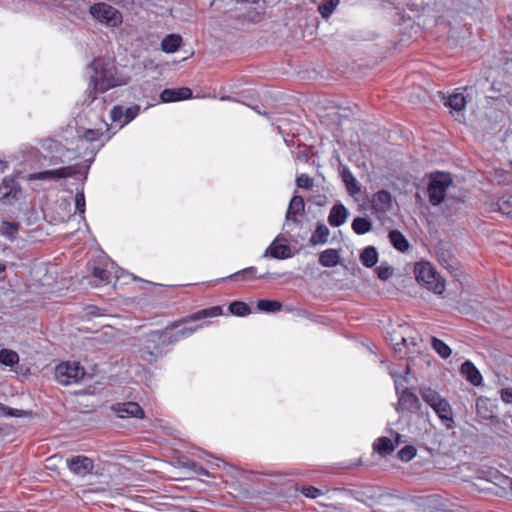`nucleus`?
Returning a JSON list of instances; mask_svg holds the SVG:
<instances>
[{
    "label": "nucleus",
    "mask_w": 512,
    "mask_h": 512,
    "mask_svg": "<svg viewBox=\"0 0 512 512\" xmlns=\"http://www.w3.org/2000/svg\"><path fill=\"white\" fill-rule=\"evenodd\" d=\"M90 76V85L93 86L94 95L91 93L84 100V104L91 109L104 108V97L97 94H103L109 89L126 85L129 82V77L118 72L114 61L106 60L103 58L95 59L88 67Z\"/></svg>",
    "instance_id": "obj_1"
},
{
    "label": "nucleus",
    "mask_w": 512,
    "mask_h": 512,
    "mask_svg": "<svg viewBox=\"0 0 512 512\" xmlns=\"http://www.w3.org/2000/svg\"><path fill=\"white\" fill-rule=\"evenodd\" d=\"M102 133L98 129H86L78 134L76 147H68L60 141L48 138L42 141L41 147L44 158L49 160L50 165L67 164L82 155L81 150L90 149L89 144L99 141Z\"/></svg>",
    "instance_id": "obj_2"
},
{
    "label": "nucleus",
    "mask_w": 512,
    "mask_h": 512,
    "mask_svg": "<svg viewBox=\"0 0 512 512\" xmlns=\"http://www.w3.org/2000/svg\"><path fill=\"white\" fill-rule=\"evenodd\" d=\"M178 327L177 323L167 326L164 330L151 331L146 334L142 339L141 348L139 349V357L147 362H152L160 357L166 347L169 345L168 330Z\"/></svg>",
    "instance_id": "obj_3"
},
{
    "label": "nucleus",
    "mask_w": 512,
    "mask_h": 512,
    "mask_svg": "<svg viewBox=\"0 0 512 512\" xmlns=\"http://www.w3.org/2000/svg\"><path fill=\"white\" fill-rule=\"evenodd\" d=\"M416 280L435 294H442L445 291V282L435 268L426 261L418 262L415 265Z\"/></svg>",
    "instance_id": "obj_4"
},
{
    "label": "nucleus",
    "mask_w": 512,
    "mask_h": 512,
    "mask_svg": "<svg viewBox=\"0 0 512 512\" xmlns=\"http://www.w3.org/2000/svg\"><path fill=\"white\" fill-rule=\"evenodd\" d=\"M452 184V178L449 173L437 172L431 175L428 185L429 202L433 206L442 203L446 197L447 189Z\"/></svg>",
    "instance_id": "obj_5"
},
{
    "label": "nucleus",
    "mask_w": 512,
    "mask_h": 512,
    "mask_svg": "<svg viewBox=\"0 0 512 512\" xmlns=\"http://www.w3.org/2000/svg\"><path fill=\"white\" fill-rule=\"evenodd\" d=\"M87 373L78 362H63L55 368V379L62 385H72L81 382Z\"/></svg>",
    "instance_id": "obj_6"
},
{
    "label": "nucleus",
    "mask_w": 512,
    "mask_h": 512,
    "mask_svg": "<svg viewBox=\"0 0 512 512\" xmlns=\"http://www.w3.org/2000/svg\"><path fill=\"white\" fill-rule=\"evenodd\" d=\"M412 329L407 325H399L397 330L389 333V340L394 347L396 353L407 354L415 352L414 347L417 345V339L410 336Z\"/></svg>",
    "instance_id": "obj_7"
},
{
    "label": "nucleus",
    "mask_w": 512,
    "mask_h": 512,
    "mask_svg": "<svg viewBox=\"0 0 512 512\" xmlns=\"http://www.w3.org/2000/svg\"><path fill=\"white\" fill-rule=\"evenodd\" d=\"M90 14L99 23L109 27H118L122 21V14L112 5L107 3H96L90 7Z\"/></svg>",
    "instance_id": "obj_8"
},
{
    "label": "nucleus",
    "mask_w": 512,
    "mask_h": 512,
    "mask_svg": "<svg viewBox=\"0 0 512 512\" xmlns=\"http://www.w3.org/2000/svg\"><path fill=\"white\" fill-rule=\"evenodd\" d=\"M485 200L484 208L487 212H499L512 218V191H507L502 195L494 193Z\"/></svg>",
    "instance_id": "obj_9"
},
{
    "label": "nucleus",
    "mask_w": 512,
    "mask_h": 512,
    "mask_svg": "<svg viewBox=\"0 0 512 512\" xmlns=\"http://www.w3.org/2000/svg\"><path fill=\"white\" fill-rule=\"evenodd\" d=\"M77 173L76 167L74 166H62L60 168L49 169L41 172L31 173L27 176L29 181H45L52 182L63 178H69Z\"/></svg>",
    "instance_id": "obj_10"
},
{
    "label": "nucleus",
    "mask_w": 512,
    "mask_h": 512,
    "mask_svg": "<svg viewBox=\"0 0 512 512\" xmlns=\"http://www.w3.org/2000/svg\"><path fill=\"white\" fill-rule=\"evenodd\" d=\"M66 464L71 473L78 477H85L93 473L94 462L87 456L77 455L66 460Z\"/></svg>",
    "instance_id": "obj_11"
},
{
    "label": "nucleus",
    "mask_w": 512,
    "mask_h": 512,
    "mask_svg": "<svg viewBox=\"0 0 512 512\" xmlns=\"http://www.w3.org/2000/svg\"><path fill=\"white\" fill-rule=\"evenodd\" d=\"M285 242V238H281L280 236L276 237L273 240V242L268 246V248L264 251L262 257H271L274 259L290 258L292 256L291 248Z\"/></svg>",
    "instance_id": "obj_12"
},
{
    "label": "nucleus",
    "mask_w": 512,
    "mask_h": 512,
    "mask_svg": "<svg viewBox=\"0 0 512 512\" xmlns=\"http://www.w3.org/2000/svg\"><path fill=\"white\" fill-rule=\"evenodd\" d=\"M482 175L484 178L492 184L505 185L509 184L512 179V174L500 168L491 167L485 164V168L482 169Z\"/></svg>",
    "instance_id": "obj_13"
},
{
    "label": "nucleus",
    "mask_w": 512,
    "mask_h": 512,
    "mask_svg": "<svg viewBox=\"0 0 512 512\" xmlns=\"http://www.w3.org/2000/svg\"><path fill=\"white\" fill-rule=\"evenodd\" d=\"M120 272L123 273V271L110 260L106 261L102 267H94L93 269L94 277L101 282H109L111 277L119 279L121 277Z\"/></svg>",
    "instance_id": "obj_14"
},
{
    "label": "nucleus",
    "mask_w": 512,
    "mask_h": 512,
    "mask_svg": "<svg viewBox=\"0 0 512 512\" xmlns=\"http://www.w3.org/2000/svg\"><path fill=\"white\" fill-rule=\"evenodd\" d=\"M113 411L120 418L134 417L140 419L144 417L142 408L136 402L117 403L113 406Z\"/></svg>",
    "instance_id": "obj_15"
},
{
    "label": "nucleus",
    "mask_w": 512,
    "mask_h": 512,
    "mask_svg": "<svg viewBox=\"0 0 512 512\" xmlns=\"http://www.w3.org/2000/svg\"><path fill=\"white\" fill-rule=\"evenodd\" d=\"M432 409L446 428H453V410L447 399L444 398L442 401H439Z\"/></svg>",
    "instance_id": "obj_16"
},
{
    "label": "nucleus",
    "mask_w": 512,
    "mask_h": 512,
    "mask_svg": "<svg viewBox=\"0 0 512 512\" xmlns=\"http://www.w3.org/2000/svg\"><path fill=\"white\" fill-rule=\"evenodd\" d=\"M371 204L376 212L385 213L392 209V195L387 190H380L373 195Z\"/></svg>",
    "instance_id": "obj_17"
},
{
    "label": "nucleus",
    "mask_w": 512,
    "mask_h": 512,
    "mask_svg": "<svg viewBox=\"0 0 512 512\" xmlns=\"http://www.w3.org/2000/svg\"><path fill=\"white\" fill-rule=\"evenodd\" d=\"M192 97V90L187 87L177 89H164L160 94L161 102L169 103L186 100Z\"/></svg>",
    "instance_id": "obj_18"
},
{
    "label": "nucleus",
    "mask_w": 512,
    "mask_h": 512,
    "mask_svg": "<svg viewBox=\"0 0 512 512\" xmlns=\"http://www.w3.org/2000/svg\"><path fill=\"white\" fill-rule=\"evenodd\" d=\"M397 396H398V403H397L396 410L398 412L411 411L418 407L419 399L410 389L405 390L404 392H401L400 394H397Z\"/></svg>",
    "instance_id": "obj_19"
},
{
    "label": "nucleus",
    "mask_w": 512,
    "mask_h": 512,
    "mask_svg": "<svg viewBox=\"0 0 512 512\" xmlns=\"http://www.w3.org/2000/svg\"><path fill=\"white\" fill-rule=\"evenodd\" d=\"M348 216L349 211L347 208L343 204L338 203L331 208L328 216V222L333 227H339L347 221Z\"/></svg>",
    "instance_id": "obj_20"
},
{
    "label": "nucleus",
    "mask_w": 512,
    "mask_h": 512,
    "mask_svg": "<svg viewBox=\"0 0 512 512\" xmlns=\"http://www.w3.org/2000/svg\"><path fill=\"white\" fill-rule=\"evenodd\" d=\"M17 183L14 180H4L0 184V200L11 203L12 199L17 198Z\"/></svg>",
    "instance_id": "obj_21"
},
{
    "label": "nucleus",
    "mask_w": 512,
    "mask_h": 512,
    "mask_svg": "<svg viewBox=\"0 0 512 512\" xmlns=\"http://www.w3.org/2000/svg\"><path fill=\"white\" fill-rule=\"evenodd\" d=\"M460 372L471 384L480 385V372L472 362L465 361L461 365Z\"/></svg>",
    "instance_id": "obj_22"
},
{
    "label": "nucleus",
    "mask_w": 512,
    "mask_h": 512,
    "mask_svg": "<svg viewBox=\"0 0 512 512\" xmlns=\"http://www.w3.org/2000/svg\"><path fill=\"white\" fill-rule=\"evenodd\" d=\"M205 325H208V323L201 324V325H195L193 327H183L179 330H177L175 333L171 334L168 332V344H174L182 339H185L189 336H191L193 333H195L197 330L201 329Z\"/></svg>",
    "instance_id": "obj_23"
},
{
    "label": "nucleus",
    "mask_w": 512,
    "mask_h": 512,
    "mask_svg": "<svg viewBox=\"0 0 512 512\" xmlns=\"http://www.w3.org/2000/svg\"><path fill=\"white\" fill-rule=\"evenodd\" d=\"M340 262V253L336 249H326L319 255V263L323 267H335Z\"/></svg>",
    "instance_id": "obj_24"
},
{
    "label": "nucleus",
    "mask_w": 512,
    "mask_h": 512,
    "mask_svg": "<svg viewBox=\"0 0 512 512\" xmlns=\"http://www.w3.org/2000/svg\"><path fill=\"white\" fill-rule=\"evenodd\" d=\"M181 44L182 37L179 34H169L161 41V50L165 53H174Z\"/></svg>",
    "instance_id": "obj_25"
},
{
    "label": "nucleus",
    "mask_w": 512,
    "mask_h": 512,
    "mask_svg": "<svg viewBox=\"0 0 512 512\" xmlns=\"http://www.w3.org/2000/svg\"><path fill=\"white\" fill-rule=\"evenodd\" d=\"M221 314H222V309L219 306H214V307H211L208 309H203L196 313H193V314L189 315L188 317L184 318L183 320H181V322L187 323L190 321H198V320L208 318V317H217Z\"/></svg>",
    "instance_id": "obj_26"
},
{
    "label": "nucleus",
    "mask_w": 512,
    "mask_h": 512,
    "mask_svg": "<svg viewBox=\"0 0 512 512\" xmlns=\"http://www.w3.org/2000/svg\"><path fill=\"white\" fill-rule=\"evenodd\" d=\"M373 448L381 456H386L395 450L396 445L390 438L380 437L373 444Z\"/></svg>",
    "instance_id": "obj_27"
},
{
    "label": "nucleus",
    "mask_w": 512,
    "mask_h": 512,
    "mask_svg": "<svg viewBox=\"0 0 512 512\" xmlns=\"http://www.w3.org/2000/svg\"><path fill=\"white\" fill-rule=\"evenodd\" d=\"M305 204L301 196H294L288 206L286 212V220H295V216L304 210Z\"/></svg>",
    "instance_id": "obj_28"
},
{
    "label": "nucleus",
    "mask_w": 512,
    "mask_h": 512,
    "mask_svg": "<svg viewBox=\"0 0 512 512\" xmlns=\"http://www.w3.org/2000/svg\"><path fill=\"white\" fill-rule=\"evenodd\" d=\"M389 240L393 247L400 252H406L409 249V242L398 230H393L389 233Z\"/></svg>",
    "instance_id": "obj_29"
},
{
    "label": "nucleus",
    "mask_w": 512,
    "mask_h": 512,
    "mask_svg": "<svg viewBox=\"0 0 512 512\" xmlns=\"http://www.w3.org/2000/svg\"><path fill=\"white\" fill-rule=\"evenodd\" d=\"M469 95V93L467 96H465L463 93H454L448 97L445 104L454 111H461L468 103L467 98Z\"/></svg>",
    "instance_id": "obj_30"
},
{
    "label": "nucleus",
    "mask_w": 512,
    "mask_h": 512,
    "mask_svg": "<svg viewBox=\"0 0 512 512\" xmlns=\"http://www.w3.org/2000/svg\"><path fill=\"white\" fill-rule=\"evenodd\" d=\"M420 394L422 399L431 407H435L436 404L439 403V401H442L444 397H442L436 390L429 388V387H423L420 389Z\"/></svg>",
    "instance_id": "obj_31"
},
{
    "label": "nucleus",
    "mask_w": 512,
    "mask_h": 512,
    "mask_svg": "<svg viewBox=\"0 0 512 512\" xmlns=\"http://www.w3.org/2000/svg\"><path fill=\"white\" fill-rule=\"evenodd\" d=\"M360 261L366 267H373L378 261V252L375 247H366L360 255Z\"/></svg>",
    "instance_id": "obj_32"
},
{
    "label": "nucleus",
    "mask_w": 512,
    "mask_h": 512,
    "mask_svg": "<svg viewBox=\"0 0 512 512\" xmlns=\"http://www.w3.org/2000/svg\"><path fill=\"white\" fill-rule=\"evenodd\" d=\"M330 231L324 224H319L313 232L310 242L313 245L325 244L328 240Z\"/></svg>",
    "instance_id": "obj_33"
},
{
    "label": "nucleus",
    "mask_w": 512,
    "mask_h": 512,
    "mask_svg": "<svg viewBox=\"0 0 512 512\" xmlns=\"http://www.w3.org/2000/svg\"><path fill=\"white\" fill-rule=\"evenodd\" d=\"M19 362V355L17 352L10 349L0 350V363L2 365L13 367Z\"/></svg>",
    "instance_id": "obj_34"
},
{
    "label": "nucleus",
    "mask_w": 512,
    "mask_h": 512,
    "mask_svg": "<svg viewBox=\"0 0 512 512\" xmlns=\"http://www.w3.org/2000/svg\"><path fill=\"white\" fill-rule=\"evenodd\" d=\"M342 177L346 189L350 195H356L360 192V186L350 171L344 170L342 173Z\"/></svg>",
    "instance_id": "obj_35"
},
{
    "label": "nucleus",
    "mask_w": 512,
    "mask_h": 512,
    "mask_svg": "<svg viewBox=\"0 0 512 512\" xmlns=\"http://www.w3.org/2000/svg\"><path fill=\"white\" fill-rule=\"evenodd\" d=\"M257 308L261 312L273 313L280 311L282 304L277 300L262 299L257 301Z\"/></svg>",
    "instance_id": "obj_36"
},
{
    "label": "nucleus",
    "mask_w": 512,
    "mask_h": 512,
    "mask_svg": "<svg viewBox=\"0 0 512 512\" xmlns=\"http://www.w3.org/2000/svg\"><path fill=\"white\" fill-rule=\"evenodd\" d=\"M352 229L358 235H363L372 229V223L363 217H357L352 222Z\"/></svg>",
    "instance_id": "obj_37"
},
{
    "label": "nucleus",
    "mask_w": 512,
    "mask_h": 512,
    "mask_svg": "<svg viewBox=\"0 0 512 512\" xmlns=\"http://www.w3.org/2000/svg\"><path fill=\"white\" fill-rule=\"evenodd\" d=\"M19 230L17 223L2 221L0 224V232L9 240H14Z\"/></svg>",
    "instance_id": "obj_38"
},
{
    "label": "nucleus",
    "mask_w": 512,
    "mask_h": 512,
    "mask_svg": "<svg viewBox=\"0 0 512 512\" xmlns=\"http://www.w3.org/2000/svg\"><path fill=\"white\" fill-rule=\"evenodd\" d=\"M339 3L340 0H323V2L318 7V11L323 18L327 19L339 5Z\"/></svg>",
    "instance_id": "obj_39"
},
{
    "label": "nucleus",
    "mask_w": 512,
    "mask_h": 512,
    "mask_svg": "<svg viewBox=\"0 0 512 512\" xmlns=\"http://www.w3.org/2000/svg\"><path fill=\"white\" fill-rule=\"evenodd\" d=\"M229 311L235 316L244 317L250 314L249 306L241 301H234L229 305Z\"/></svg>",
    "instance_id": "obj_40"
},
{
    "label": "nucleus",
    "mask_w": 512,
    "mask_h": 512,
    "mask_svg": "<svg viewBox=\"0 0 512 512\" xmlns=\"http://www.w3.org/2000/svg\"><path fill=\"white\" fill-rule=\"evenodd\" d=\"M488 427L498 437H504V435L507 433L508 424L505 421L492 417L491 423L488 425Z\"/></svg>",
    "instance_id": "obj_41"
},
{
    "label": "nucleus",
    "mask_w": 512,
    "mask_h": 512,
    "mask_svg": "<svg viewBox=\"0 0 512 512\" xmlns=\"http://www.w3.org/2000/svg\"><path fill=\"white\" fill-rule=\"evenodd\" d=\"M432 347L444 359L451 355L450 347L436 337H432Z\"/></svg>",
    "instance_id": "obj_42"
},
{
    "label": "nucleus",
    "mask_w": 512,
    "mask_h": 512,
    "mask_svg": "<svg viewBox=\"0 0 512 512\" xmlns=\"http://www.w3.org/2000/svg\"><path fill=\"white\" fill-rule=\"evenodd\" d=\"M75 210L79 213L81 221L86 223L85 219V210H86V202H85V196L83 191H80L75 196ZM87 226V224H85Z\"/></svg>",
    "instance_id": "obj_43"
},
{
    "label": "nucleus",
    "mask_w": 512,
    "mask_h": 512,
    "mask_svg": "<svg viewBox=\"0 0 512 512\" xmlns=\"http://www.w3.org/2000/svg\"><path fill=\"white\" fill-rule=\"evenodd\" d=\"M140 112V106L139 105H133L126 109H124V119L123 122H121L120 128L124 127L126 124L130 123L132 120H134Z\"/></svg>",
    "instance_id": "obj_44"
},
{
    "label": "nucleus",
    "mask_w": 512,
    "mask_h": 512,
    "mask_svg": "<svg viewBox=\"0 0 512 512\" xmlns=\"http://www.w3.org/2000/svg\"><path fill=\"white\" fill-rule=\"evenodd\" d=\"M391 375L394 379L395 389L396 393L400 394L401 392H404L405 390H409V388L406 386L408 383V379L406 376L398 375L396 372H391Z\"/></svg>",
    "instance_id": "obj_45"
},
{
    "label": "nucleus",
    "mask_w": 512,
    "mask_h": 512,
    "mask_svg": "<svg viewBox=\"0 0 512 512\" xmlns=\"http://www.w3.org/2000/svg\"><path fill=\"white\" fill-rule=\"evenodd\" d=\"M416 455V449L413 446H405L398 452V457L405 462L410 461Z\"/></svg>",
    "instance_id": "obj_46"
},
{
    "label": "nucleus",
    "mask_w": 512,
    "mask_h": 512,
    "mask_svg": "<svg viewBox=\"0 0 512 512\" xmlns=\"http://www.w3.org/2000/svg\"><path fill=\"white\" fill-rule=\"evenodd\" d=\"M25 414L23 410L13 409L5 405H0V416L3 417H22Z\"/></svg>",
    "instance_id": "obj_47"
},
{
    "label": "nucleus",
    "mask_w": 512,
    "mask_h": 512,
    "mask_svg": "<svg viewBox=\"0 0 512 512\" xmlns=\"http://www.w3.org/2000/svg\"><path fill=\"white\" fill-rule=\"evenodd\" d=\"M256 273L257 269L254 266H250L234 273L233 275H230L229 278L242 276L243 279H246V277L249 279H254L256 278Z\"/></svg>",
    "instance_id": "obj_48"
},
{
    "label": "nucleus",
    "mask_w": 512,
    "mask_h": 512,
    "mask_svg": "<svg viewBox=\"0 0 512 512\" xmlns=\"http://www.w3.org/2000/svg\"><path fill=\"white\" fill-rule=\"evenodd\" d=\"M110 118L114 123L121 125L124 119V108L120 105L114 106L110 111Z\"/></svg>",
    "instance_id": "obj_49"
},
{
    "label": "nucleus",
    "mask_w": 512,
    "mask_h": 512,
    "mask_svg": "<svg viewBox=\"0 0 512 512\" xmlns=\"http://www.w3.org/2000/svg\"><path fill=\"white\" fill-rule=\"evenodd\" d=\"M296 184L300 188L310 189L313 187V180L307 174H301L296 178Z\"/></svg>",
    "instance_id": "obj_50"
},
{
    "label": "nucleus",
    "mask_w": 512,
    "mask_h": 512,
    "mask_svg": "<svg viewBox=\"0 0 512 512\" xmlns=\"http://www.w3.org/2000/svg\"><path fill=\"white\" fill-rule=\"evenodd\" d=\"M501 477V474L498 470L493 468H488L487 470L482 469V480H486L488 482H493Z\"/></svg>",
    "instance_id": "obj_51"
},
{
    "label": "nucleus",
    "mask_w": 512,
    "mask_h": 512,
    "mask_svg": "<svg viewBox=\"0 0 512 512\" xmlns=\"http://www.w3.org/2000/svg\"><path fill=\"white\" fill-rule=\"evenodd\" d=\"M301 492L306 497H309V498H312V499L317 498L320 495H322L321 490H319L318 488H315L313 486H304V487H302Z\"/></svg>",
    "instance_id": "obj_52"
},
{
    "label": "nucleus",
    "mask_w": 512,
    "mask_h": 512,
    "mask_svg": "<svg viewBox=\"0 0 512 512\" xmlns=\"http://www.w3.org/2000/svg\"><path fill=\"white\" fill-rule=\"evenodd\" d=\"M376 272H377L379 279H381V280H387L393 274V271L390 267H384V266L377 267Z\"/></svg>",
    "instance_id": "obj_53"
},
{
    "label": "nucleus",
    "mask_w": 512,
    "mask_h": 512,
    "mask_svg": "<svg viewBox=\"0 0 512 512\" xmlns=\"http://www.w3.org/2000/svg\"><path fill=\"white\" fill-rule=\"evenodd\" d=\"M501 398L506 403H512V388H504L501 390Z\"/></svg>",
    "instance_id": "obj_54"
},
{
    "label": "nucleus",
    "mask_w": 512,
    "mask_h": 512,
    "mask_svg": "<svg viewBox=\"0 0 512 512\" xmlns=\"http://www.w3.org/2000/svg\"><path fill=\"white\" fill-rule=\"evenodd\" d=\"M196 473H198L199 475H203V476H206V477H210V473L208 470H206L205 468L203 467H197V469H195Z\"/></svg>",
    "instance_id": "obj_55"
},
{
    "label": "nucleus",
    "mask_w": 512,
    "mask_h": 512,
    "mask_svg": "<svg viewBox=\"0 0 512 512\" xmlns=\"http://www.w3.org/2000/svg\"><path fill=\"white\" fill-rule=\"evenodd\" d=\"M402 438H403V437H402V435H400V434H398V433H396V434H395V440H394L393 442H394V444L396 445V447H397L398 445H400V444L404 443V440H403Z\"/></svg>",
    "instance_id": "obj_56"
},
{
    "label": "nucleus",
    "mask_w": 512,
    "mask_h": 512,
    "mask_svg": "<svg viewBox=\"0 0 512 512\" xmlns=\"http://www.w3.org/2000/svg\"><path fill=\"white\" fill-rule=\"evenodd\" d=\"M505 25L509 28H512V14L506 17Z\"/></svg>",
    "instance_id": "obj_57"
},
{
    "label": "nucleus",
    "mask_w": 512,
    "mask_h": 512,
    "mask_svg": "<svg viewBox=\"0 0 512 512\" xmlns=\"http://www.w3.org/2000/svg\"><path fill=\"white\" fill-rule=\"evenodd\" d=\"M60 208H63L64 210L68 211V208L70 207L69 202L63 201L59 204Z\"/></svg>",
    "instance_id": "obj_58"
},
{
    "label": "nucleus",
    "mask_w": 512,
    "mask_h": 512,
    "mask_svg": "<svg viewBox=\"0 0 512 512\" xmlns=\"http://www.w3.org/2000/svg\"><path fill=\"white\" fill-rule=\"evenodd\" d=\"M236 2L238 3H249V4H255L257 3L259 0H235Z\"/></svg>",
    "instance_id": "obj_59"
},
{
    "label": "nucleus",
    "mask_w": 512,
    "mask_h": 512,
    "mask_svg": "<svg viewBox=\"0 0 512 512\" xmlns=\"http://www.w3.org/2000/svg\"><path fill=\"white\" fill-rule=\"evenodd\" d=\"M67 219H69V216H61V217H58V218H54L55 221H66Z\"/></svg>",
    "instance_id": "obj_60"
},
{
    "label": "nucleus",
    "mask_w": 512,
    "mask_h": 512,
    "mask_svg": "<svg viewBox=\"0 0 512 512\" xmlns=\"http://www.w3.org/2000/svg\"><path fill=\"white\" fill-rule=\"evenodd\" d=\"M6 270V265L4 263H0V275L4 273Z\"/></svg>",
    "instance_id": "obj_61"
},
{
    "label": "nucleus",
    "mask_w": 512,
    "mask_h": 512,
    "mask_svg": "<svg viewBox=\"0 0 512 512\" xmlns=\"http://www.w3.org/2000/svg\"><path fill=\"white\" fill-rule=\"evenodd\" d=\"M487 438H488L487 436L482 437V443H486Z\"/></svg>",
    "instance_id": "obj_62"
},
{
    "label": "nucleus",
    "mask_w": 512,
    "mask_h": 512,
    "mask_svg": "<svg viewBox=\"0 0 512 512\" xmlns=\"http://www.w3.org/2000/svg\"><path fill=\"white\" fill-rule=\"evenodd\" d=\"M475 406H476V409L478 410V407H479V401L478 400L476 401Z\"/></svg>",
    "instance_id": "obj_63"
},
{
    "label": "nucleus",
    "mask_w": 512,
    "mask_h": 512,
    "mask_svg": "<svg viewBox=\"0 0 512 512\" xmlns=\"http://www.w3.org/2000/svg\"><path fill=\"white\" fill-rule=\"evenodd\" d=\"M267 274L260 275L259 278H265Z\"/></svg>",
    "instance_id": "obj_64"
}]
</instances>
